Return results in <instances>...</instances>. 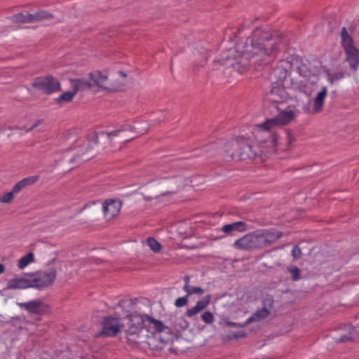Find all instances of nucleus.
Returning a JSON list of instances; mask_svg holds the SVG:
<instances>
[{
    "mask_svg": "<svg viewBox=\"0 0 359 359\" xmlns=\"http://www.w3.org/2000/svg\"><path fill=\"white\" fill-rule=\"evenodd\" d=\"M72 136H73L72 140L76 142V140L74 139L75 135H74V131H68L67 133L65 134L64 137L66 140H68L71 139Z\"/></svg>",
    "mask_w": 359,
    "mask_h": 359,
    "instance_id": "nucleus-51",
    "label": "nucleus"
},
{
    "mask_svg": "<svg viewBox=\"0 0 359 359\" xmlns=\"http://www.w3.org/2000/svg\"><path fill=\"white\" fill-rule=\"evenodd\" d=\"M97 203V201H92V202L89 203H87V204H86V205L83 207V208H82L80 211H81H81H83V210H85L86 208H87L90 205V204H93V205H95V204H96Z\"/></svg>",
    "mask_w": 359,
    "mask_h": 359,
    "instance_id": "nucleus-59",
    "label": "nucleus"
},
{
    "mask_svg": "<svg viewBox=\"0 0 359 359\" xmlns=\"http://www.w3.org/2000/svg\"><path fill=\"white\" fill-rule=\"evenodd\" d=\"M189 296L186 294L184 297L177 298L175 302V306L180 308L187 305Z\"/></svg>",
    "mask_w": 359,
    "mask_h": 359,
    "instance_id": "nucleus-43",
    "label": "nucleus"
},
{
    "mask_svg": "<svg viewBox=\"0 0 359 359\" xmlns=\"http://www.w3.org/2000/svg\"><path fill=\"white\" fill-rule=\"evenodd\" d=\"M34 262V255L33 252H29L25 256L22 257L18 262V267L20 269H23L30 263Z\"/></svg>",
    "mask_w": 359,
    "mask_h": 359,
    "instance_id": "nucleus-30",
    "label": "nucleus"
},
{
    "mask_svg": "<svg viewBox=\"0 0 359 359\" xmlns=\"http://www.w3.org/2000/svg\"><path fill=\"white\" fill-rule=\"evenodd\" d=\"M269 311L266 307H264L262 309L257 310L251 317L248 318L246 323L250 324L254 321L264 319L269 315Z\"/></svg>",
    "mask_w": 359,
    "mask_h": 359,
    "instance_id": "nucleus-26",
    "label": "nucleus"
},
{
    "mask_svg": "<svg viewBox=\"0 0 359 359\" xmlns=\"http://www.w3.org/2000/svg\"><path fill=\"white\" fill-rule=\"evenodd\" d=\"M30 287L29 273H25L23 277H16L8 280L6 286L7 290H22Z\"/></svg>",
    "mask_w": 359,
    "mask_h": 359,
    "instance_id": "nucleus-14",
    "label": "nucleus"
},
{
    "mask_svg": "<svg viewBox=\"0 0 359 359\" xmlns=\"http://www.w3.org/2000/svg\"><path fill=\"white\" fill-rule=\"evenodd\" d=\"M121 330V321L116 318H114L111 316L103 318L102 321V329L97 337L104 336V337H114Z\"/></svg>",
    "mask_w": 359,
    "mask_h": 359,
    "instance_id": "nucleus-9",
    "label": "nucleus"
},
{
    "mask_svg": "<svg viewBox=\"0 0 359 359\" xmlns=\"http://www.w3.org/2000/svg\"><path fill=\"white\" fill-rule=\"evenodd\" d=\"M211 297H212L210 294H208L205 297H204L202 299L197 302L196 306L198 307L201 311L208 306V305L210 302Z\"/></svg>",
    "mask_w": 359,
    "mask_h": 359,
    "instance_id": "nucleus-37",
    "label": "nucleus"
},
{
    "mask_svg": "<svg viewBox=\"0 0 359 359\" xmlns=\"http://www.w3.org/2000/svg\"><path fill=\"white\" fill-rule=\"evenodd\" d=\"M225 325L227 327H244L245 326L248 325V323H246V321L243 323H239L231 322L229 320H226Z\"/></svg>",
    "mask_w": 359,
    "mask_h": 359,
    "instance_id": "nucleus-47",
    "label": "nucleus"
},
{
    "mask_svg": "<svg viewBox=\"0 0 359 359\" xmlns=\"http://www.w3.org/2000/svg\"><path fill=\"white\" fill-rule=\"evenodd\" d=\"M29 13L26 14L19 13L14 14L11 17V20L14 23H31L29 21Z\"/></svg>",
    "mask_w": 359,
    "mask_h": 359,
    "instance_id": "nucleus-32",
    "label": "nucleus"
},
{
    "mask_svg": "<svg viewBox=\"0 0 359 359\" xmlns=\"http://www.w3.org/2000/svg\"><path fill=\"white\" fill-rule=\"evenodd\" d=\"M201 311L200 309H198V307L196 306V304L190 308V309H188L185 313V316L189 317V318H191L192 316L198 314V313H200Z\"/></svg>",
    "mask_w": 359,
    "mask_h": 359,
    "instance_id": "nucleus-44",
    "label": "nucleus"
},
{
    "mask_svg": "<svg viewBox=\"0 0 359 359\" xmlns=\"http://www.w3.org/2000/svg\"><path fill=\"white\" fill-rule=\"evenodd\" d=\"M247 334L245 332L241 330L237 332H233L232 334L229 335V339H238L239 338L245 337H246Z\"/></svg>",
    "mask_w": 359,
    "mask_h": 359,
    "instance_id": "nucleus-46",
    "label": "nucleus"
},
{
    "mask_svg": "<svg viewBox=\"0 0 359 359\" xmlns=\"http://www.w3.org/2000/svg\"><path fill=\"white\" fill-rule=\"evenodd\" d=\"M292 255L294 259H297L302 256V250L298 245H294L292 250Z\"/></svg>",
    "mask_w": 359,
    "mask_h": 359,
    "instance_id": "nucleus-45",
    "label": "nucleus"
},
{
    "mask_svg": "<svg viewBox=\"0 0 359 359\" xmlns=\"http://www.w3.org/2000/svg\"><path fill=\"white\" fill-rule=\"evenodd\" d=\"M177 338V335L170 330V328H169V331L165 330L158 336V339L162 344H172Z\"/></svg>",
    "mask_w": 359,
    "mask_h": 359,
    "instance_id": "nucleus-25",
    "label": "nucleus"
},
{
    "mask_svg": "<svg viewBox=\"0 0 359 359\" xmlns=\"http://www.w3.org/2000/svg\"><path fill=\"white\" fill-rule=\"evenodd\" d=\"M285 94L283 84H271L270 89L266 93L265 101L282 104L285 98Z\"/></svg>",
    "mask_w": 359,
    "mask_h": 359,
    "instance_id": "nucleus-12",
    "label": "nucleus"
},
{
    "mask_svg": "<svg viewBox=\"0 0 359 359\" xmlns=\"http://www.w3.org/2000/svg\"><path fill=\"white\" fill-rule=\"evenodd\" d=\"M21 309L26 310L31 314L43 316L47 313L50 307L41 299H36L25 303L17 304Z\"/></svg>",
    "mask_w": 359,
    "mask_h": 359,
    "instance_id": "nucleus-11",
    "label": "nucleus"
},
{
    "mask_svg": "<svg viewBox=\"0 0 359 359\" xmlns=\"http://www.w3.org/2000/svg\"><path fill=\"white\" fill-rule=\"evenodd\" d=\"M21 322L22 321V318L19 316L18 317H13L9 321H8L7 323H11L13 324V325L16 326V323L15 322Z\"/></svg>",
    "mask_w": 359,
    "mask_h": 359,
    "instance_id": "nucleus-54",
    "label": "nucleus"
},
{
    "mask_svg": "<svg viewBox=\"0 0 359 359\" xmlns=\"http://www.w3.org/2000/svg\"><path fill=\"white\" fill-rule=\"evenodd\" d=\"M145 318L152 323L154 325L155 330L158 332V334H161V332H163L165 330L169 331V327L164 325L163 323L159 320H156L148 315H144Z\"/></svg>",
    "mask_w": 359,
    "mask_h": 359,
    "instance_id": "nucleus-28",
    "label": "nucleus"
},
{
    "mask_svg": "<svg viewBox=\"0 0 359 359\" xmlns=\"http://www.w3.org/2000/svg\"><path fill=\"white\" fill-rule=\"evenodd\" d=\"M186 184V180L181 176H160L157 180L156 186L161 192L160 195L166 196L177 193Z\"/></svg>",
    "mask_w": 359,
    "mask_h": 359,
    "instance_id": "nucleus-6",
    "label": "nucleus"
},
{
    "mask_svg": "<svg viewBox=\"0 0 359 359\" xmlns=\"http://www.w3.org/2000/svg\"><path fill=\"white\" fill-rule=\"evenodd\" d=\"M90 81L93 83V86H96L100 88L104 89L108 92L112 90L107 87L104 86V83L107 80L108 75L103 74L100 70H95L89 73L88 74Z\"/></svg>",
    "mask_w": 359,
    "mask_h": 359,
    "instance_id": "nucleus-16",
    "label": "nucleus"
},
{
    "mask_svg": "<svg viewBox=\"0 0 359 359\" xmlns=\"http://www.w3.org/2000/svg\"><path fill=\"white\" fill-rule=\"evenodd\" d=\"M147 245L149 246L150 249L154 252H158L161 251V243L154 238L149 237L147 239Z\"/></svg>",
    "mask_w": 359,
    "mask_h": 359,
    "instance_id": "nucleus-34",
    "label": "nucleus"
},
{
    "mask_svg": "<svg viewBox=\"0 0 359 359\" xmlns=\"http://www.w3.org/2000/svg\"><path fill=\"white\" fill-rule=\"evenodd\" d=\"M121 130H116L111 132H104L101 131L100 133H95L92 135V136L90 138V141L94 142L95 144H97L99 142L98 138L100 136H107L109 142L113 141L114 137L119 136L120 133L121 132Z\"/></svg>",
    "mask_w": 359,
    "mask_h": 359,
    "instance_id": "nucleus-23",
    "label": "nucleus"
},
{
    "mask_svg": "<svg viewBox=\"0 0 359 359\" xmlns=\"http://www.w3.org/2000/svg\"><path fill=\"white\" fill-rule=\"evenodd\" d=\"M39 180V175H33L25 177L19 182H18L13 187L12 190L13 192L17 194L20 192L23 189L28 186L33 185L36 184Z\"/></svg>",
    "mask_w": 359,
    "mask_h": 359,
    "instance_id": "nucleus-20",
    "label": "nucleus"
},
{
    "mask_svg": "<svg viewBox=\"0 0 359 359\" xmlns=\"http://www.w3.org/2000/svg\"><path fill=\"white\" fill-rule=\"evenodd\" d=\"M343 327L346 331V332L341 334L339 337L337 339V342L344 343L353 341L357 334V332L355 327H353L351 324L344 325Z\"/></svg>",
    "mask_w": 359,
    "mask_h": 359,
    "instance_id": "nucleus-21",
    "label": "nucleus"
},
{
    "mask_svg": "<svg viewBox=\"0 0 359 359\" xmlns=\"http://www.w3.org/2000/svg\"><path fill=\"white\" fill-rule=\"evenodd\" d=\"M278 135L276 133H273L270 137V143L273 147H276L278 143Z\"/></svg>",
    "mask_w": 359,
    "mask_h": 359,
    "instance_id": "nucleus-49",
    "label": "nucleus"
},
{
    "mask_svg": "<svg viewBox=\"0 0 359 359\" xmlns=\"http://www.w3.org/2000/svg\"><path fill=\"white\" fill-rule=\"evenodd\" d=\"M280 104L264 102V113L272 116L268 118L261 124V127L265 130H269L276 126H284L294 119L295 114L291 109L285 110L279 107Z\"/></svg>",
    "mask_w": 359,
    "mask_h": 359,
    "instance_id": "nucleus-4",
    "label": "nucleus"
},
{
    "mask_svg": "<svg viewBox=\"0 0 359 359\" xmlns=\"http://www.w3.org/2000/svg\"><path fill=\"white\" fill-rule=\"evenodd\" d=\"M272 62L267 67L262 65V68L269 72L268 79L271 81V84H283L287 76V71L281 65L271 67V64Z\"/></svg>",
    "mask_w": 359,
    "mask_h": 359,
    "instance_id": "nucleus-10",
    "label": "nucleus"
},
{
    "mask_svg": "<svg viewBox=\"0 0 359 359\" xmlns=\"http://www.w3.org/2000/svg\"><path fill=\"white\" fill-rule=\"evenodd\" d=\"M76 148H69L65 152V154L62 158L64 161H69L70 163H74L77 161L78 158L82 157L85 152L87 150L86 147H80L76 152H74V150Z\"/></svg>",
    "mask_w": 359,
    "mask_h": 359,
    "instance_id": "nucleus-19",
    "label": "nucleus"
},
{
    "mask_svg": "<svg viewBox=\"0 0 359 359\" xmlns=\"http://www.w3.org/2000/svg\"><path fill=\"white\" fill-rule=\"evenodd\" d=\"M70 83H77L81 91L90 90L93 88V83L90 81H87L83 78L69 79Z\"/></svg>",
    "mask_w": 359,
    "mask_h": 359,
    "instance_id": "nucleus-29",
    "label": "nucleus"
},
{
    "mask_svg": "<svg viewBox=\"0 0 359 359\" xmlns=\"http://www.w3.org/2000/svg\"><path fill=\"white\" fill-rule=\"evenodd\" d=\"M327 90L325 86H323L320 91H319L313 100V104L312 107V113L318 114L323 111L324 101L327 96Z\"/></svg>",
    "mask_w": 359,
    "mask_h": 359,
    "instance_id": "nucleus-18",
    "label": "nucleus"
},
{
    "mask_svg": "<svg viewBox=\"0 0 359 359\" xmlns=\"http://www.w3.org/2000/svg\"><path fill=\"white\" fill-rule=\"evenodd\" d=\"M148 344L149 346V348L151 349V350H156L157 351V350H161V349L163 348V346H158V345L152 346L151 342H148Z\"/></svg>",
    "mask_w": 359,
    "mask_h": 359,
    "instance_id": "nucleus-56",
    "label": "nucleus"
},
{
    "mask_svg": "<svg viewBox=\"0 0 359 359\" xmlns=\"http://www.w3.org/2000/svg\"><path fill=\"white\" fill-rule=\"evenodd\" d=\"M72 84V90L70 91V93L72 94V96L74 97V96L76 95V93L79 91H81L79 86L77 84V83H71Z\"/></svg>",
    "mask_w": 359,
    "mask_h": 359,
    "instance_id": "nucleus-48",
    "label": "nucleus"
},
{
    "mask_svg": "<svg viewBox=\"0 0 359 359\" xmlns=\"http://www.w3.org/2000/svg\"><path fill=\"white\" fill-rule=\"evenodd\" d=\"M19 128H20L18 126L9 127L10 130L19 129Z\"/></svg>",
    "mask_w": 359,
    "mask_h": 359,
    "instance_id": "nucleus-64",
    "label": "nucleus"
},
{
    "mask_svg": "<svg viewBox=\"0 0 359 359\" xmlns=\"http://www.w3.org/2000/svg\"><path fill=\"white\" fill-rule=\"evenodd\" d=\"M298 72L304 77H309L311 74V72L309 69L307 65L303 63L298 67Z\"/></svg>",
    "mask_w": 359,
    "mask_h": 359,
    "instance_id": "nucleus-42",
    "label": "nucleus"
},
{
    "mask_svg": "<svg viewBox=\"0 0 359 359\" xmlns=\"http://www.w3.org/2000/svg\"><path fill=\"white\" fill-rule=\"evenodd\" d=\"M280 41V35L276 32L268 27H257L246 39L239 55L234 56L231 53L235 50H229L225 57L215 61V64L231 67L239 72H244L252 64L255 69L262 70V65L267 67L273 61Z\"/></svg>",
    "mask_w": 359,
    "mask_h": 359,
    "instance_id": "nucleus-1",
    "label": "nucleus"
},
{
    "mask_svg": "<svg viewBox=\"0 0 359 359\" xmlns=\"http://www.w3.org/2000/svg\"><path fill=\"white\" fill-rule=\"evenodd\" d=\"M341 46L343 47L344 50L355 47L354 46V41L351 36L341 39Z\"/></svg>",
    "mask_w": 359,
    "mask_h": 359,
    "instance_id": "nucleus-40",
    "label": "nucleus"
},
{
    "mask_svg": "<svg viewBox=\"0 0 359 359\" xmlns=\"http://www.w3.org/2000/svg\"><path fill=\"white\" fill-rule=\"evenodd\" d=\"M225 156L226 161H245L259 158L264 161L267 154L261 150L259 146L250 143V140L245 138L233 140L224 146Z\"/></svg>",
    "mask_w": 359,
    "mask_h": 359,
    "instance_id": "nucleus-2",
    "label": "nucleus"
},
{
    "mask_svg": "<svg viewBox=\"0 0 359 359\" xmlns=\"http://www.w3.org/2000/svg\"><path fill=\"white\" fill-rule=\"evenodd\" d=\"M118 74H119V75H121V76H123L124 78H126L127 76L126 73L123 71H119Z\"/></svg>",
    "mask_w": 359,
    "mask_h": 359,
    "instance_id": "nucleus-61",
    "label": "nucleus"
},
{
    "mask_svg": "<svg viewBox=\"0 0 359 359\" xmlns=\"http://www.w3.org/2000/svg\"><path fill=\"white\" fill-rule=\"evenodd\" d=\"M187 294L189 297L194 294L202 295L204 292V290L201 287L189 286V289L185 290Z\"/></svg>",
    "mask_w": 359,
    "mask_h": 359,
    "instance_id": "nucleus-38",
    "label": "nucleus"
},
{
    "mask_svg": "<svg viewBox=\"0 0 359 359\" xmlns=\"http://www.w3.org/2000/svg\"><path fill=\"white\" fill-rule=\"evenodd\" d=\"M346 53V61L348 62L351 69L355 72L359 65V50L356 48H352L344 50Z\"/></svg>",
    "mask_w": 359,
    "mask_h": 359,
    "instance_id": "nucleus-17",
    "label": "nucleus"
},
{
    "mask_svg": "<svg viewBox=\"0 0 359 359\" xmlns=\"http://www.w3.org/2000/svg\"><path fill=\"white\" fill-rule=\"evenodd\" d=\"M264 248L276 242L281 236L282 233L274 229H260Z\"/></svg>",
    "mask_w": 359,
    "mask_h": 359,
    "instance_id": "nucleus-15",
    "label": "nucleus"
},
{
    "mask_svg": "<svg viewBox=\"0 0 359 359\" xmlns=\"http://www.w3.org/2000/svg\"><path fill=\"white\" fill-rule=\"evenodd\" d=\"M340 35H341V39H345V38H348L349 36H351L349 35V34L348 33L347 29L345 27H342V29L341 30Z\"/></svg>",
    "mask_w": 359,
    "mask_h": 359,
    "instance_id": "nucleus-52",
    "label": "nucleus"
},
{
    "mask_svg": "<svg viewBox=\"0 0 359 359\" xmlns=\"http://www.w3.org/2000/svg\"><path fill=\"white\" fill-rule=\"evenodd\" d=\"M57 276V270L55 268H51L48 272L44 271H38L33 273H29V279L30 287L38 290H43L51 287Z\"/></svg>",
    "mask_w": 359,
    "mask_h": 359,
    "instance_id": "nucleus-5",
    "label": "nucleus"
},
{
    "mask_svg": "<svg viewBox=\"0 0 359 359\" xmlns=\"http://www.w3.org/2000/svg\"><path fill=\"white\" fill-rule=\"evenodd\" d=\"M189 325V322L183 317H175L172 325L174 329L177 332L185 330L188 328Z\"/></svg>",
    "mask_w": 359,
    "mask_h": 359,
    "instance_id": "nucleus-31",
    "label": "nucleus"
},
{
    "mask_svg": "<svg viewBox=\"0 0 359 359\" xmlns=\"http://www.w3.org/2000/svg\"><path fill=\"white\" fill-rule=\"evenodd\" d=\"M42 123V120H38L36 123H34L32 127L26 129V132L29 133L32 131L34 128H36L39 124Z\"/></svg>",
    "mask_w": 359,
    "mask_h": 359,
    "instance_id": "nucleus-55",
    "label": "nucleus"
},
{
    "mask_svg": "<svg viewBox=\"0 0 359 359\" xmlns=\"http://www.w3.org/2000/svg\"><path fill=\"white\" fill-rule=\"evenodd\" d=\"M5 271V266L3 264L0 263V274L3 273Z\"/></svg>",
    "mask_w": 359,
    "mask_h": 359,
    "instance_id": "nucleus-60",
    "label": "nucleus"
},
{
    "mask_svg": "<svg viewBox=\"0 0 359 359\" xmlns=\"http://www.w3.org/2000/svg\"><path fill=\"white\" fill-rule=\"evenodd\" d=\"M166 168H167V166L164 167V166H163V165H161V166L159 168V169H160V171H161V172H165V170H166Z\"/></svg>",
    "mask_w": 359,
    "mask_h": 359,
    "instance_id": "nucleus-62",
    "label": "nucleus"
},
{
    "mask_svg": "<svg viewBox=\"0 0 359 359\" xmlns=\"http://www.w3.org/2000/svg\"><path fill=\"white\" fill-rule=\"evenodd\" d=\"M287 270L292 274L291 279L293 281H297L301 278L300 269L294 265L287 266Z\"/></svg>",
    "mask_w": 359,
    "mask_h": 359,
    "instance_id": "nucleus-36",
    "label": "nucleus"
},
{
    "mask_svg": "<svg viewBox=\"0 0 359 359\" xmlns=\"http://www.w3.org/2000/svg\"><path fill=\"white\" fill-rule=\"evenodd\" d=\"M31 86L33 88L46 95H50L62 90L60 82L50 74L35 78Z\"/></svg>",
    "mask_w": 359,
    "mask_h": 359,
    "instance_id": "nucleus-8",
    "label": "nucleus"
},
{
    "mask_svg": "<svg viewBox=\"0 0 359 359\" xmlns=\"http://www.w3.org/2000/svg\"><path fill=\"white\" fill-rule=\"evenodd\" d=\"M203 65L195 64L193 67V71L197 73L201 67H203Z\"/></svg>",
    "mask_w": 359,
    "mask_h": 359,
    "instance_id": "nucleus-57",
    "label": "nucleus"
},
{
    "mask_svg": "<svg viewBox=\"0 0 359 359\" xmlns=\"http://www.w3.org/2000/svg\"><path fill=\"white\" fill-rule=\"evenodd\" d=\"M201 320L205 323V324H211L213 323L215 318L213 314L210 311H205L204 312L201 316Z\"/></svg>",
    "mask_w": 359,
    "mask_h": 359,
    "instance_id": "nucleus-41",
    "label": "nucleus"
},
{
    "mask_svg": "<svg viewBox=\"0 0 359 359\" xmlns=\"http://www.w3.org/2000/svg\"><path fill=\"white\" fill-rule=\"evenodd\" d=\"M287 140L289 144H292V142L294 141V138L292 136L290 133H287Z\"/></svg>",
    "mask_w": 359,
    "mask_h": 359,
    "instance_id": "nucleus-58",
    "label": "nucleus"
},
{
    "mask_svg": "<svg viewBox=\"0 0 359 359\" xmlns=\"http://www.w3.org/2000/svg\"><path fill=\"white\" fill-rule=\"evenodd\" d=\"M169 351L171 352V353H175V354H177L176 350L173 349L172 348H169Z\"/></svg>",
    "mask_w": 359,
    "mask_h": 359,
    "instance_id": "nucleus-63",
    "label": "nucleus"
},
{
    "mask_svg": "<svg viewBox=\"0 0 359 359\" xmlns=\"http://www.w3.org/2000/svg\"><path fill=\"white\" fill-rule=\"evenodd\" d=\"M189 280H190V276L189 275L184 276V287H183L184 291H185L187 289H189V287L190 286L189 284Z\"/></svg>",
    "mask_w": 359,
    "mask_h": 359,
    "instance_id": "nucleus-50",
    "label": "nucleus"
},
{
    "mask_svg": "<svg viewBox=\"0 0 359 359\" xmlns=\"http://www.w3.org/2000/svg\"><path fill=\"white\" fill-rule=\"evenodd\" d=\"M123 203L118 198H109L102 203V210L105 217L114 219L120 213Z\"/></svg>",
    "mask_w": 359,
    "mask_h": 359,
    "instance_id": "nucleus-13",
    "label": "nucleus"
},
{
    "mask_svg": "<svg viewBox=\"0 0 359 359\" xmlns=\"http://www.w3.org/2000/svg\"><path fill=\"white\" fill-rule=\"evenodd\" d=\"M29 21L31 23L35 22L43 21L45 20H50L54 18L53 15L43 10H39V11L30 14L29 13Z\"/></svg>",
    "mask_w": 359,
    "mask_h": 359,
    "instance_id": "nucleus-24",
    "label": "nucleus"
},
{
    "mask_svg": "<svg viewBox=\"0 0 359 359\" xmlns=\"http://www.w3.org/2000/svg\"><path fill=\"white\" fill-rule=\"evenodd\" d=\"M327 76L329 82L331 84H333L334 81L343 79L344 77V73L342 72H336L334 73H330L329 71H327Z\"/></svg>",
    "mask_w": 359,
    "mask_h": 359,
    "instance_id": "nucleus-35",
    "label": "nucleus"
},
{
    "mask_svg": "<svg viewBox=\"0 0 359 359\" xmlns=\"http://www.w3.org/2000/svg\"><path fill=\"white\" fill-rule=\"evenodd\" d=\"M222 230L228 234H231L233 231L243 232L247 230V224L243 222H236L224 225Z\"/></svg>",
    "mask_w": 359,
    "mask_h": 359,
    "instance_id": "nucleus-22",
    "label": "nucleus"
},
{
    "mask_svg": "<svg viewBox=\"0 0 359 359\" xmlns=\"http://www.w3.org/2000/svg\"><path fill=\"white\" fill-rule=\"evenodd\" d=\"M74 97L70 91H67L61 94L59 97L55 99V103L62 105L64 103H68L72 101Z\"/></svg>",
    "mask_w": 359,
    "mask_h": 359,
    "instance_id": "nucleus-33",
    "label": "nucleus"
},
{
    "mask_svg": "<svg viewBox=\"0 0 359 359\" xmlns=\"http://www.w3.org/2000/svg\"><path fill=\"white\" fill-rule=\"evenodd\" d=\"M120 130H121L122 131L120 133L119 136L114 137L112 142H110L112 147H116L117 149H121L124 144L128 142L129 141L132 140L134 138H126V137H123V135H121V133L124 132L126 129L121 128Z\"/></svg>",
    "mask_w": 359,
    "mask_h": 359,
    "instance_id": "nucleus-27",
    "label": "nucleus"
},
{
    "mask_svg": "<svg viewBox=\"0 0 359 359\" xmlns=\"http://www.w3.org/2000/svg\"><path fill=\"white\" fill-rule=\"evenodd\" d=\"M144 315L136 312L127 314L121 318V330L124 336L122 339L130 346H135L140 343V335L144 329Z\"/></svg>",
    "mask_w": 359,
    "mask_h": 359,
    "instance_id": "nucleus-3",
    "label": "nucleus"
},
{
    "mask_svg": "<svg viewBox=\"0 0 359 359\" xmlns=\"http://www.w3.org/2000/svg\"><path fill=\"white\" fill-rule=\"evenodd\" d=\"M15 194L13 190L5 193L4 196L0 198V202L4 203H11L13 201Z\"/></svg>",
    "mask_w": 359,
    "mask_h": 359,
    "instance_id": "nucleus-39",
    "label": "nucleus"
},
{
    "mask_svg": "<svg viewBox=\"0 0 359 359\" xmlns=\"http://www.w3.org/2000/svg\"><path fill=\"white\" fill-rule=\"evenodd\" d=\"M260 231L257 230L248 233L236 240L233 243L235 248L244 250H253L264 248Z\"/></svg>",
    "mask_w": 359,
    "mask_h": 359,
    "instance_id": "nucleus-7",
    "label": "nucleus"
},
{
    "mask_svg": "<svg viewBox=\"0 0 359 359\" xmlns=\"http://www.w3.org/2000/svg\"><path fill=\"white\" fill-rule=\"evenodd\" d=\"M273 299L272 297L271 298H266L264 300V306H266V305H268L269 307H271L272 305H273Z\"/></svg>",
    "mask_w": 359,
    "mask_h": 359,
    "instance_id": "nucleus-53",
    "label": "nucleus"
}]
</instances>
